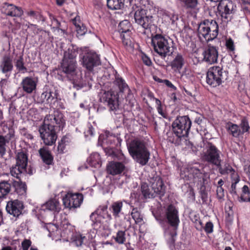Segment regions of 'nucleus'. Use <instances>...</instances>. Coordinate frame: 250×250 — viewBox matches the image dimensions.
I'll use <instances>...</instances> for the list:
<instances>
[{"mask_svg": "<svg viewBox=\"0 0 250 250\" xmlns=\"http://www.w3.org/2000/svg\"><path fill=\"white\" fill-rule=\"evenodd\" d=\"M64 124L62 115H49L45 117L39 132L45 145L52 146L55 143L57 139V130L58 128L62 129Z\"/></svg>", "mask_w": 250, "mask_h": 250, "instance_id": "1", "label": "nucleus"}, {"mask_svg": "<svg viewBox=\"0 0 250 250\" xmlns=\"http://www.w3.org/2000/svg\"><path fill=\"white\" fill-rule=\"evenodd\" d=\"M130 156L142 166L146 165L150 158V153L144 142L135 139L127 144Z\"/></svg>", "mask_w": 250, "mask_h": 250, "instance_id": "2", "label": "nucleus"}, {"mask_svg": "<svg viewBox=\"0 0 250 250\" xmlns=\"http://www.w3.org/2000/svg\"><path fill=\"white\" fill-rule=\"evenodd\" d=\"M105 150L108 155L120 161L109 162L106 166L107 173L113 176L121 174L125 169V165L128 163L127 159L121 151H115L113 148H106Z\"/></svg>", "mask_w": 250, "mask_h": 250, "instance_id": "3", "label": "nucleus"}, {"mask_svg": "<svg viewBox=\"0 0 250 250\" xmlns=\"http://www.w3.org/2000/svg\"><path fill=\"white\" fill-rule=\"evenodd\" d=\"M184 173H187L185 174V177L187 176L188 178H192L194 183L201 186L200 194L202 200L206 201L208 198V193L205 190V185L208 184L209 178L208 173L203 172L199 168L194 166L188 167L184 171Z\"/></svg>", "mask_w": 250, "mask_h": 250, "instance_id": "4", "label": "nucleus"}, {"mask_svg": "<svg viewBox=\"0 0 250 250\" xmlns=\"http://www.w3.org/2000/svg\"><path fill=\"white\" fill-rule=\"evenodd\" d=\"M151 43L154 50L162 58L171 56L174 51L172 42L160 34L152 37Z\"/></svg>", "mask_w": 250, "mask_h": 250, "instance_id": "5", "label": "nucleus"}, {"mask_svg": "<svg viewBox=\"0 0 250 250\" xmlns=\"http://www.w3.org/2000/svg\"><path fill=\"white\" fill-rule=\"evenodd\" d=\"M198 34L200 38L202 37L208 42L215 39L218 34V25L215 21L206 20L198 26Z\"/></svg>", "mask_w": 250, "mask_h": 250, "instance_id": "6", "label": "nucleus"}, {"mask_svg": "<svg viewBox=\"0 0 250 250\" xmlns=\"http://www.w3.org/2000/svg\"><path fill=\"white\" fill-rule=\"evenodd\" d=\"M228 78V73L220 66L210 67L207 74V83L212 87H216Z\"/></svg>", "mask_w": 250, "mask_h": 250, "instance_id": "7", "label": "nucleus"}, {"mask_svg": "<svg viewBox=\"0 0 250 250\" xmlns=\"http://www.w3.org/2000/svg\"><path fill=\"white\" fill-rule=\"evenodd\" d=\"M191 125V121L188 116H180L173 122L174 133L179 138L187 136Z\"/></svg>", "mask_w": 250, "mask_h": 250, "instance_id": "8", "label": "nucleus"}, {"mask_svg": "<svg viewBox=\"0 0 250 250\" xmlns=\"http://www.w3.org/2000/svg\"><path fill=\"white\" fill-rule=\"evenodd\" d=\"M16 164L11 168L10 173L12 176L20 179L21 176L26 172L27 155L23 151L19 152L16 156Z\"/></svg>", "mask_w": 250, "mask_h": 250, "instance_id": "9", "label": "nucleus"}, {"mask_svg": "<svg viewBox=\"0 0 250 250\" xmlns=\"http://www.w3.org/2000/svg\"><path fill=\"white\" fill-rule=\"evenodd\" d=\"M81 58L83 66L89 71H92L94 67L100 64L99 57L92 51L83 50Z\"/></svg>", "mask_w": 250, "mask_h": 250, "instance_id": "10", "label": "nucleus"}, {"mask_svg": "<svg viewBox=\"0 0 250 250\" xmlns=\"http://www.w3.org/2000/svg\"><path fill=\"white\" fill-rule=\"evenodd\" d=\"M132 9L135 11V22L145 29L150 28L152 23V16L146 15V10L136 4L132 6Z\"/></svg>", "mask_w": 250, "mask_h": 250, "instance_id": "11", "label": "nucleus"}, {"mask_svg": "<svg viewBox=\"0 0 250 250\" xmlns=\"http://www.w3.org/2000/svg\"><path fill=\"white\" fill-rule=\"evenodd\" d=\"M236 5L231 0H221L217 6L218 15L222 20L228 21L231 15L235 12Z\"/></svg>", "mask_w": 250, "mask_h": 250, "instance_id": "12", "label": "nucleus"}, {"mask_svg": "<svg viewBox=\"0 0 250 250\" xmlns=\"http://www.w3.org/2000/svg\"><path fill=\"white\" fill-rule=\"evenodd\" d=\"M100 100L101 102L106 104L110 110H116L118 107V100L114 92L107 91L101 93Z\"/></svg>", "mask_w": 250, "mask_h": 250, "instance_id": "13", "label": "nucleus"}, {"mask_svg": "<svg viewBox=\"0 0 250 250\" xmlns=\"http://www.w3.org/2000/svg\"><path fill=\"white\" fill-rule=\"evenodd\" d=\"M83 199L82 194L68 193L63 198V204L65 208H71L79 207Z\"/></svg>", "mask_w": 250, "mask_h": 250, "instance_id": "14", "label": "nucleus"}, {"mask_svg": "<svg viewBox=\"0 0 250 250\" xmlns=\"http://www.w3.org/2000/svg\"><path fill=\"white\" fill-rule=\"evenodd\" d=\"M13 184L14 187L20 186L24 192H25L26 188L24 183H21L20 184L19 182L8 180V181H1L0 182V198L5 197L8 193H10L11 190V184Z\"/></svg>", "mask_w": 250, "mask_h": 250, "instance_id": "15", "label": "nucleus"}, {"mask_svg": "<svg viewBox=\"0 0 250 250\" xmlns=\"http://www.w3.org/2000/svg\"><path fill=\"white\" fill-rule=\"evenodd\" d=\"M205 158L206 161L215 165L219 166L220 165V151L212 144L209 145Z\"/></svg>", "mask_w": 250, "mask_h": 250, "instance_id": "16", "label": "nucleus"}, {"mask_svg": "<svg viewBox=\"0 0 250 250\" xmlns=\"http://www.w3.org/2000/svg\"><path fill=\"white\" fill-rule=\"evenodd\" d=\"M166 215L168 223L171 227L177 229L180 220L178 216V211L176 208L173 205H169L166 209Z\"/></svg>", "mask_w": 250, "mask_h": 250, "instance_id": "17", "label": "nucleus"}, {"mask_svg": "<svg viewBox=\"0 0 250 250\" xmlns=\"http://www.w3.org/2000/svg\"><path fill=\"white\" fill-rule=\"evenodd\" d=\"M1 12L5 15L11 17H20L23 14L21 7L7 2L3 4L1 8Z\"/></svg>", "mask_w": 250, "mask_h": 250, "instance_id": "18", "label": "nucleus"}, {"mask_svg": "<svg viewBox=\"0 0 250 250\" xmlns=\"http://www.w3.org/2000/svg\"><path fill=\"white\" fill-rule=\"evenodd\" d=\"M204 60L207 62L212 64L217 62L218 52L216 48L208 44L203 52Z\"/></svg>", "mask_w": 250, "mask_h": 250, "instance_id": "19", "label": "nucleus"}, {"mask_svg": "<svg viewBox=\"0 0 250 250\" xmlns=\"http://www.w3.org/2000/svg\"><path fill=\"white\" fill-rule=\"evenodd\" d=\"M23 208L22 203L15 200L8 202L6 209L9 214L13 215L14 217H18L21 214Z\"/></svg>", "mask_w": 250, "mask_h": 250, "instance_id": "20", "label": "nucleus"}, {"mask_svg": "<svg viewBox=\"0 0 250 250\" xmlns=\"http://www.w3.org/2000/svg\"><path fill=\"white\" fill-rule=\"evenodd\" d=\"M37 84V82L34 78L26 77L22 79L21 85L25 92L30 94L36 90Z\"/></svg>", "mask_w": 250, "mask_h": 250, "instance_id": "21", "label": "nucleus"}, {"mask_svg": "<svg viewBox=\"0 0 250 250\" xmlns=\"http://www.w3.org/2000/svg\"><path fill=\"white\" fill-rule=\"evenodd\" d=\"M151 188L155 195L163 196L165 192V188L163 182L160 177L156 176L150 181Z\"/></svg>", "mask_w": 250, "mask_h": 250, "instance_id": "22", "label": "nucleus"}, {"mask_svg": "<svg viewBox=\"0 0 250 250\" xmlns=\"http://www.w3.org/2000/svg\"><path fill=\"white\" fill-rule=\"evenodd\" d=\"M77 68V62L74 61H66L62 60L61 63V69L63 72L67 76L75 74Z\"/></svg>", "mask_w": 250, "mask_h": 250, "instance_id": "23", "label": "nucleus"}, {"mask_svg": "<svg viewBox=\"0 0 250 250\" xmlns=\"http://www.w3.org/2000/svg\"><path fill=\"white\" fill-rule=\"evenodd\" d=\"M14 131L10 130L8 133L5 136L0 134V155L3 156L6 151V145L14 137Z\"/></svg>", "mask_w": 250, "mask_h": 250, "instance_id": "24", "label": "nucleus"}, {"mask_svg": "<svg viewBox=\"0 0 250 250\" xmlns=\"http://www.w3.org/2000/svg\"><path fill=\"white\" fill-rule=\"evenodd\" d=\"M13 68L12 59L9 55H4L0 63V70L1 72L6 74L11 72Z\"/></svg>", "mask_w": 250, "mask_h": 250, "instance_id": "25", "label": "nucleus"}, {"mask_svg": "<svg viewBox=\"0 0 250 250\" xmlns=\"http://www.w3.org/2000/svg\"><path fill=\"white\" fill-rule=\"evenodd\" d=\"M185 63L184 59L183 56L178 53L173 60L170 62V66L175 72H179L184 66Z\"/></svg>", "mask_w": 250, "mask_h": 250, "instance_id": "26", "label": "nucleus"}, {"mask_svg": "<svg viewBox=\"0 0 250 250\" xmlns=\"http://www.w3.org/2000/svg\"><path fill=\"white\" fill-rule=\"evenodd\" d=\"M39 153L44 163L47 165L53 164V157L47 148L44 147L41 148L39 150Z\"/></svg>", "mask_w": 250, "mask_h": 250, "instance_id": "27", "label": "nucleus"}, {"mask_svg": "<svg viewBox=\"0 0 250 250\" xmlns=\"http://www.w3.org/2000/svg\"><path fill=\"white\" fill-rule=\"evenodd\" d=\"M226 129L229 135L235 138H238L242 135L240 126L236 124L229 122L226 126Z\"/></svg>", "mask_w": 250, "mask_h": 250, "instance_id": "28", "label": "nucleus"}, {"mask_svg": "<svg viewBox=\"0 0 250 250\" xmlns=\"http://www.w3.org/2000/svg\"><path fill=\"white\" fill-rule=\"evenodd\" d=\"M41 98L42 102L51 105L56 101V94L50 91H46L41 94Z\"/></svg>", "mask_w": 250, "mask_h": 250, "instance_id": "29", "label": "nucleus"}, {"mask_svg": "<svg viewBox=\"0 0 250 250\" xmlns=\"http://www.w3.org/2000/svg\"><path fill=\"white\" fill-rule=\"evenodd\" d=\"M72 240L77 247H82L88 244V240L83 234L80 233H76L72 237Z\"/></svg>", "mask_w": 250, "mask_h": 250, "instance_id": "30", "label": "nucleus"}, {"mask_svg": "<svg viewBox=\"0 0 250 250\" xmlns=\"http://www.w3.org/2000/svg\"><path fill=\"white\" fill-rule=\"evenodd\" d=\"M77 52L73 48V47L70 46L68 47L67 50L64 52L63 54V60L68 61H76V57L77 56Z\"/></svg>", "mask_w": 250, "mask_h": 250, "instance_id": "31", "label": "nucleus"}, {"mask_svg": "<svg viewBox=\"0 0 250 250\" xmlns=\"http://www.w3.org/2000/svg\"><path fill=\"white\" fill-rule=\"evenodd\" d=\"M125 0H107V7L112 10L121 9L124 6Z\"/></svg>", "mask_w": 250, "mask_h": 250, "instance_id": "32", "label": "nucleus"}, {"mask_svg": "<svg viewBox=\"0 0 250 250\" xmlns=\"http://www.w3.org/2000/svg\"><path fill=\"white\" fill-rule=\"evenodd\" d=\"M46 209L59 212L60 210L61 207L59 202L56 199H52L48 202L45 205Z\"/></svg>", "mask_w": 250, "mask_h": 250, "instance_id": "33", "label": "nucleus"}, {"mask_svg": "<svg viewBox=\"0 0 250 250\" xmlns=\"http://www.w3.org/2000/svg\"><path fill=\"white\" fill-rule=\"evenodd\" d=\"M120 34L123 44L127 48H132L133 42L130 37L131 32Z\"/></svg>", "mask_w": 250, "mask_h": 250, "instance_id": "34", "label": "nucleus"}, {"mask_svg": "<svg viewBox=\"0 0 250 250\" xmlns=\"http://www.w3.org/2000/svg\"><path fill=\"white\" fill-rule=\"evenodd\" d=\"M131 215L136 224L142 225L143 224V216L137 208H133Z\"/></svg>", "mask_w": 250, "mask_h": 250, "instance_id": "35", "label": "nucleus"}, {"mask_svg": "<svg viewBox=\"0 0 250 250\" xmlns=\"http://www.w3.org/2000/svg\"><path fill=\"white\" fill-rule=\"evenodd\" d=\"M142 193L145 198H150L155 196V194L152 189L148 187V185L144 183L141 186Z\"/></svg>", "mask_w": 250, "mask_h": 250, "instance_id": "36", "label": "nucleus"}, {"mask_svg": "<svg viewBox=\"0 0 250 250\" xmlns=\"http://www.w3.org/2000/svg\"><path fill=\"white\" fill-rule=\"evenodd\" d=\"M130 24L127 20L123 21L120 22L118 25L119 32L122 34L131 32L130 30Z\"/></svg>", "mask_w": 250, "mask_h": 250, "instance_id": "37", "label": "nucleus"}, {"mask_svg": "<svg viewBox=\"0 0 250 250\" xmlns=\"http://www.w3.org/2000/svg\"><path fill=\"white\" fill-rule=\"evenodd\" d=\"M71 140L70 138L67 136H64L61 139V142L59 143L58 146V150L60 153L64 152L66 146L68 145L70 143Z\"/></svg>", "mask_w": 250, "mask_h": 250, "instance_id": "38", "label": "nucleus"}, {"mask_svg": "<svg viewBox=\"0 0 250 250\" xmlns=\"http://www.w3.org/2000/svg\"><path fill=\"white\" fill-rule=\"evenodd\" d=\"M123 203L121 202H116L113 203L111 206V211L113 215L116 217L119 216V213L122 210Z\"/></svg>", "mask_w": 250, "mask_h": 250, "instance_id": "39", "label": "nucleus"}, {"mask_svg": "<svg viewBox=\"0 0 250 250\" xmlns=\"http://www.w3.org/2000/svg\"><path fill=\"white\" fill-rule=\"evenodd\" d=\"M240 201L250 202V189L247 185L244 186L242 188V193L240 197Z\"/></svg>", "mask_w": 250, "mask_h": 250, "instance_id": "40", "label": "nucleus"}, {"mask_svg": "<svg viewBox=\"0 0 250 250\" xmlns=\"http://www.w3.org/2000/svg\"><path fill=\"white\" fill-rule=\"evenodd\" d=\"M114 83L118 85L121 92H123L125 89L127 88V85L122 78L116 77Z\"/></svg>", "mask_w": 250, "mask_h": 250, "instance_id": "41", "label": "nucleus"}, {"mask_svg": "<svg viewBox=\"0 0 250 250\" xmlns=\"http://www.w3.org/2000/svg\"><path fill=\"white\" fill-rule=\"evenodd\" d=\"M184 4V7L187 9H194L198 4V0H180Z\"/></svg>", "mask_w": 250, "mask_h": 250, "instance_id": "42", "label": "nucleus"}, {"mask_svg": "<svg viewBox=\"0 0 250 250\" xmlns=\"http://www.w3.org/2000/svg\"><path fill=\"white\" fill-rule=\"evenodd\" d=\"M115 241L119 244H122L125 241V231L120 230L118 231L114 237Z\"/></svg>", "mask_w": 250, "mask_h": 250, "instance_id": "43", "label": "nucleus"}, {"mask_svg": "<svg viewBox=\"0 0 250 250\" xmlns=\"http://www.w3.org/2000/svg\"><path fill=\"white\" fill-rule=\"evenodd\" d=\"M219 170L221 173L222 174H225L232 172V174L233 175V177H235V176L237 175L236 174H235V172L233 169L229 165L226 166L225 167H220L219 168Z\"/></svg>", "mask_w": 250, "mask_h": 250, "instance_id": "44", "label": "nucleus"}, {"mask_svg": "<svg viewBox=\"0 0 250 250\" xmlns=\"http://www.w3.org/2000/svg\"><path fill=\"white\" fill-rule=\"evenodd\" d=\"M16 66L19 71H22L24 72L26 71V68L24 66L22 56H20L19 59L17 61Z\"/></svg>", "mask_w": 250, "mask_h": 250, "instance_id": "45", "label": "nucleus"}, {"mask_svg": "<svg viewBox=\"0 0 250 250\" xmlns=\"http://www.w3.org/2000/svg\"><path fill=\"white\" fill-rule=\"evenodd\" d=\"M240 127L241 128V130L242 134L249 131L250 126L248 122L245 119H243L242 120L240 124Z\"/></svg>", "mask_w": 250, "mask_h": 250, "instance_id": "46", "label": "nucleus"}, {"mask_svg": "<svg viewBox=\"0 0 250 250\" xmlns=\"http://www.w3.org/2000/svg\"><path fill=\"white\" fill-rule=\"evenodd\" d=\"M233 182L231 186V193L236 194V184L239 182V177L237 175H236L235 177H233Z\"/></svg>", "mask_w": 250, "mask_h": 250, "instance_id": "47", "label": "nucleus"}, {"mask_svg": "<svg viewBox=\"0 0 250 250\" xmlns=\"http://www.w3.org/2000/svg\"><path fill=\"white\" fill-rule=\"evenodd\" d=\"M226 46L227 48L229 51L233 52L235 50V46L234 42L231 38H229L226 40Z\"/></svg>", "mask_w": 250, "mask_h": 250, "instance_id": "48", "label": "nucleus"}, {"mask_svg": "<svg viewBox=\"0 0 250 250\" xmlns=\"http://www.w3.org/2000/svg\"><path fill=\"white\" fill-rule=\"evenodd\" d=\"M106 142L109 145H115L119 142L118 138L113 136H110L107 137Z\"/></svg>", "mask_w": 250, "mask_h": 250, "instance_id": "49", "label": "nucleus"}, {"mask_svg": "<svg viewBox=\"0 0 250 250\" xmlns=\"http://www.w3.org/2000/svg\"><path fill=\"white\" fill-rule=\"evenodd\" d=\"M154 99L155 100L156 104L157 105V108L158 113L163 117H165V113L162 110L161 101L156 98H154Z\"/></svg>", "mask_w": 250, "mask_h": 250, "instance_id": "50", "label": "nucleus"}, {"mask_svg": "<svg viewBox=\"0 0 250 250\" xmlns=\"http://www.w3.org/2000/svg\"><path fill=\"white\" fill-rule=\"evenodd\" d=\"M31 245V242L30 240L25 239L21 243V246L23 250H28Z\"/></svg>", "mask_w": 250, "mask_h": 250, "instance_id": "51", "label": "nucleus"}, {"mask_svg": "<svg viewBox=\"0 0 250 250\" xmlns=\"http://www.w3.org/2000/svg\"><path fill=\"white\" fill-rule=\"evenodd\" d=\"M213 228V224L210 222H208L206 223L204 229H205V231L207 233H210L212 232Z\"/></svg>", "mask_w": 250, "mask_h": 250, "instance_id": "52", "label": "nucleus"}, {"mask_svg": "<svg viewBox=\"0 0 250 250\" xmlns=\"http://www.w3.org/2000/svg\"><path fill=\"white\" fill-rule=\"evenodd\" d=\"M216 194L217 197L219 199H222L224 196V189L222 187L219 186L217 188Z\"/></svg>", "mask_w": 250, "mask_h": 250, "instance_id": "53", "label": "nucleus"}, {"mask_svg": "<svg viewBox=\"0 0 250 250\" xmlns=\"http://www.w3.org/2000/svg\"><path fill=\"white\" fill-rule=\"evenodd\" d=\"M167 140L168 141L171 143H176L177 140L179 138L176 135V138L174 136V135H175L174 133H169L168 134Z\"/></svg>", "mask_w": 250, "mask_h": 250, "instance_id": "54", "label": "nucleus"}, {"mask_svg": "<svg viewBox=\"0 0 250 250\" xmlns=\"http://www.w3.org/2000/svg\"><path fill=\"white\" fill-rule=\"evenodd\" d=\"M76 31L77 33L80 35H84L85 33V27L83 26L82 24L78 25V26L76 27Z\"/></svg>", "mask_w": 250, "mask_h": 250, "instance_id": "55", "label": "nucleus"}, {"mask_svg": "<svg viewBox=\"0 0 250 250\" xmlns=\"http://www.w3.org/2000/svg\"><path fill=\"white\" fill-rule=\"evenodd\" d=\"M142 58L143 62L146 65L149 66L151 64V61L150 59L146 55H143Z\"/></svg>", "mask_w": 250, "mask_h": 250, "instance_id": "56", "label": "nucleus"}, {"mask_svg": "<svg viewBox=\"0 0 250 250\" xmlns=\"http://www.w3.org/2000/svg\"><path fill=\"white\" fill-rule=\"evenodd\" d=\"M72 21L73 24L75 25L76 27L78 26V25H82V23L80 21V18L79 16L76 17L74 19L72 20Z\"/></svg>", "mask_w": 250, "mask_h": 250, "instance_id": "57", "label": "nucleus"}, {"mask_svg": "<svg viewBox=\"0 0 250 250\" xmlns=\"http://www.w3.org/2000/svg\"><path fill=\"white\" fill-rule=\"evenodd\" d=\"M231 204L229 203L228 204V206L225 207L226 211L228 212L229 216L232 215L233 214V211L232 210V207L231 206Z\"/></svg>", "mask_w": 250, "mask_h": 250, "instance_id": "58", "label": "nucleus"}, {"mask_svg": "<svg viewBox=\"0 0 250 250\" xmlns=\"http://www.w3.org/2000/svg\"><path fill=\"white\" fill-rule=\"evenodd\" d=\"M242 8L246 13H250V4H243Z\"/></svg>", "mask_w": 250, "mask_h": 250, "instance_id": "59", "label": "nucleus"}, {"mask_svg": "<svg viewBox=\"0 0 250 250\" xmlns=\"http://www.w3.org/2000/svg\"><path fill=\"white\" fill-rule=\"evenodd\" d=\"M27 14L28 16L32 17L33 18L37 19V13L34 11L30 10L29 11H28V12H27Z\"/></svg>", "mask_w": 250, "mask_h": 250, "instance_id": "60", "label": "nucleus"}, {"mask_svg": "<svg viewBox=\"0 0 250 250\" xmlns=\"http://www.w3.org/2000/svg\"><path fill=\"white\" fill-rule=\"evenodd\" d=\"M164 83L168 87L172 88L173 89H175V87L173 85V84L168 80H165L164 81Z\"/></svg>", "mask_w": 250, "mask_h": 250, "instance_id": "61", "label": "nucleus"}, {"mask_svg": "<svg viewBox=\"0 0 250 250\" xmlns=\"http://www.w3.org/2000/svg\"><path fill=\"white\" fill-rule=\"evenodd\" d=\"M66 1V0H56V2L58 5L62 6Z\"/></svg>", "mask_w": 250, "mask_h": 250, "instance_id": "62", "label": "nucleus"}, {"mask_svg": "<svg viewBox=\"0 0 250 250\" xmlns=\"http://www.w3.org/2000/svg\"><path fill=\"white\" fill-rule=\"evenodd\" d=\"M7 81L6 79H2L0 82V86L3 87L6 84Z\"/></svg>", "mask_w": 250, "mask_h": 250, "instance_id": "63", "label": "nucleus"}, {"mask_svg": "<svg viewBox=\"0 0 250 250\" xmlns=\"http://www.w3.org/2000/svg\"><path fill=\"white\" fill-rule=\"evenodd\" d=\"M245 170L247 174L249 176L250 179V165L247 168H245Z\"/></svg>", "mask_w": 250, "mask_h": 250, "instance_id": "64", "label": "nucleus"}]
</instances>
